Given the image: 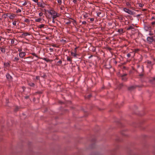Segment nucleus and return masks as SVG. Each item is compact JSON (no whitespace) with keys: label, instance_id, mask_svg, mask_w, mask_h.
<instances>
[{"label":"nucleus","instance_id":"nucleus-54","mask_svg":"<svg viewBox=\"0 0 155 155\" xmlns=\"http://www.w3.org/2000/svg\"><path fill=\"white\" fill-rule=\"evenodd\" d=\"M92 56H91L90 57H89V58H91Z\"/></svg>","mask_w":155,"mask_h":155},{"label":"nucleus","instance_id":"nucleus-58","mask_svg":"<svg viewBox=\"0 0 155 155\" xmlns=\"http://www.w3.org/2000/svg\"><path fill=\"white\" fill-rule=\"evenodd\" d=\"M91 148H94V147H91Z\"/></svg>","mask_w":155,"mask_h":155},{"label":"nucleus","instance_id":"nucleus-44","mask_svg":"<svg viewBox=\"0 0 155 155\" xmlns=\"http://www.w3.org/2000/svg\"><path fill=\"white\" fill-rule=\"evenodd\" d=\"M127 55L128 57H130V54H127Z\"/></svg>","mask_w":155,"mask_h":155},{"label":"nucleus","instance_id":"nucleus-13","mask_svg":"<svg viewBox=\"0 0 155 155\" xmlns=\"http://www.w3.org/2000/svg\"><path fill=\"white\" fill-rule=\"evenodd\" d=\"M0 49L2 52L3 53H5V48L2 47H0Z\"/></svg>","mask_w":155,"mask_h":155},{"label":"nucleus","instance_id":"nucleus-10","mask_svg":"<svg viewBox=\"0 0 155 155\" xmlns=\"http://www.w3.org/2000/svg\"><path fill=\"white\" fill-rule=\"evenodd\" d=\"M30 35V34L28 32H25L22 34L21 35L22 37H25L27 35Z\"/></svg>","mask_w":155,"mask_h":155},{"label":"nucleus","instance_id":"nucleus-17","mask_svg":"<svg viewBox=\"0 0 155 155\" xmlns=\"http://www.w3.org/2000/svg\"><path fill=\"white\" fill-rule=\"evenodd\" d=\"M139 78H142L144 76V74L143 73H142L139 74Z\"/></svg>","mask_w":155,"mask_h":155},{"label":"nucleus","instance_id":"nucleus-39","mask_svg":"<svg viewBox=\"0 0 155 155\" xmlns=\"http://www.w3.org/2000/svg\"><path fill=\"white\" fill-rule=\"evenodd\" d=\"M86 22L85 21L82 22V24L84 25H85L86 24Z\"/></svg>","mask_w":155,"mask_h":155},{"label":"nucleus","instance_id":"nucleus-3","mask_svg":"<svg viewBox=\"0 0 155 155\" xmlns=\"http://www.w3.org/2000/svg\"><path fill=\"white\" fill-rule=\"evenodd\" d=\"M48 13L52 16V18H55L57 17H59V15H58L57 13L53 10H51Z\"/></svg>","mask_w":155,"mask_h":155},{"label":"nucleus","instance_id":"nucleus-40","mask_svg":"<svg viewBox=\"0 0 155 155\" xmlns=\"http://www.w3.org/2000/svg\"><path fill=\"white\" fill-rule=\"evenodd\" d=\"M70 18L73 20V21H72V22H74V23H76V21L75 20L73 19L72 18Z\"/></svg>","mask_w":155,"mask_h":155},{"label":"nucleus","instance_id":"nucleus-7","mask_svg":"<svg viewBox=\"0 0 155 155\" xmlns=\"http://www.w3.org/2000/svg\"><path fill=\"white\" fill-rule=\"evenodd\" d=\"M127 74H124L121 76L122 80L123 81H126L127 80V78L125 77L127 75Z\"/></svg>","mask_w":155,"mask_h":155},{"label":"nucleus","instance_id":"nucleus-20","mask_svg":"<svg viewBox=\"0 0 155 155\" xmlns=\"http://www.w3.org/2000/svg\"><path fill=\"white\" fill-rule=\"evenodd\" d=\"M134 28L132 26H129L128 28H127V30H130V29H134Z\"/></svg>","mask_w":155,"mask_h":155},{"label":"nucleus","instance_id":"nucleus-59","mask_svg":"<svg viewBox=\"0 0 155 155\" xmlns=\"http://www.w3.org/2000/svg\"><path fill=\"white\" fill-rule=\"evenodd\" d=\"M0 1H1V0H0Z\"/></svg>","mask_w":155,"mask_h":155},{"label":"nucleus","instance_id":"nucleus-18","mask_svg":"<svg viewBox=\"0 0 155 155\" xmlns=\"http://www.w3.org/2000/svg\"><path fill=\"white\" fill-rule=\"evenodd\" d=\"M118 32L120 33H122L123 32V30L122 29L120 28L118 29Z\"/></svg>","mask_w":155,"mask_h":155},{"label":"nucleus","instance_id":"nucleus-48","mask_svg":"<svg viewBox=\"0 0 155 155\" xmlns=\"http://www.w3.org/2000/svg\"><path fill=\"white\" fill-rule=\"evenodd\" d=\"M18 107H17V108H15V111H17V110H18Z\"/></svg>","mask_w":155,"mask_h":155},{"label":"nucleus","instance_id":"nucleus-1","mask_svg":"<svg viewBox=\"0 0 155 155\" xmlns=\"http://www.w3.org/2000/svg\"><path fill=\"white\" fill-rule=\"evenodd\" d=\"M150 36L147 38V40L149 44H151L153 42H155V36L150 35Z\"/></svg>","mask_w":155,"mask_h":155},{"label":"nucleus","instance_id":"nucleus-45","mask_svg":"<svg viewBox=\"0 0 155 155\" xmlns=\"http://www.w3.org/2000/svg\"><path fill=\"white\" fill-rule=\"evenodd\" d=\"M58 63L60 64H61L62 63V61L61 60H60L58 61Z\"/></svg>","mask_w":155,"mask_h":155},{"label":"nucleus","instance_id":"nucleus-11","mask_svg":"<svg viewBox=\"0 0 155 155\" xmlns=\"http://www.w3.org/2000/svg\"><path fill=\"white\" fill-rule=\"evenodd\" d=\"M28 84L31 87H34L35 86L34 83L30 81L28 82Z\"/></svg>","mask_w":155,"mask_h":155},{"label":"nucleus","instance_id":"nucleus-50","mask_svg":"<svg viewBox=\"0 0 155 155\" xmlns=\"http://www.w3.org/2000/svg\"><path fill=\"white\" fill-rule=\"evenodd\" d=\"M140 14H139V15H137V17H139V16H140Z\"/></svg>","mask_w":155,"mask_h":155},{"label":"nucleus","instance_id":"nucleus-32","mask_svg":"<svg viewBox=\"0 0 155 155\" xmlns=\"http://www.w3.org/2000/svg\"><path fill=\"white\" fill-rule=\"evenodd\" d=\"M15 41L13 39H12L11 40V43L12 44H14V43Z\"/></svg>","mask_w":155,"mask_h":155},{"label":"nucleus","instance_id":"nucleus-9","mask_svg":"<svg viewBox=\"0 0 155 155\" xmlns=\"http://www.w3.org/2000/svg\"><path fill=\"white\" fill-rule=\"evenodd\" d=\"M6 78L9 80H11L12 79V76L8 74H7L6 75Z\"/></svg>","mask_w":155,"mask_h":155},{"label":"nucleus","instance_id":"nucleus-24","mask_svg":"<svg viewBox=\"0 0 155 155\" xmlns=\"http://www.w3.org/2000/svg\"><path fill=\"white\" fill-rule=\"evenodd\" d=\"M19 60V58L17 57H15L14 59L13 60L14 61H16Z\"/></svg>","mask_w":155,"mask_h":155},{"label":"nucleus","instance_id":"nucleus-57","mask_svg":"<svg viewBox=\"0 0 155 155\" xmlns=\"http://www.w3.org/2000/svg\"><path fill=\"white\" fill-rule=\"evenodd\" d=\"M142 70L143 71V68H142Z\"/></svg>","mask_w":155,"mask_h":155},{"label":"nucleus","instance_id":"nucleus-12","mask_svg":"<svg viewBox=\"0 0 155 155\" xmlns=\"http://www.w3.org/2000/svg\"><path fill=\"white\" fill-rule=\"evenodd\" d=\"M150 81L151 83L152 84H154L155 81V78H153L151 79L150 80Z\"/></svg>","mask_w":155,"mask_h":155},{"label":"nucleus","instance_id":"nucleus-42","mask_svg":"<svg viewBox=\"0 0 155 155\" xmlns=\"http://www.w3.org/2000/svg\"><path fill=\"white\" fill-rule=\"evenodd\" d=\"M55 18H52V22L53 23H55V21H54Z\"/></svg>","mask_w":155,"mask_h":155},{"label":"nucleus","instance_id":"nucleus-27","mask_svg":"<svg viewBox=\"0 0 155 155\" xmlns=\"http://www.w3.org/2000/svg\"><path fill=\"white\" fill-rule=\"evenodd\" d=\"M58 2L60 5H61V2H62L61 0H58Z\"/></svg>","mask_w":155,"mask_h":155},{"label":"nucleus","instance_id":"nucleus-6","mask_svg":"<svg viewBox=\"0 0 155 155\" xmlns=\"http://www.w3.org/2000/svg\"><path fill=\"white\" fill-rule=\"evenodd\" d=\"M37 4L39 6L42 8H45V4H43L40 2H38Z\"/></svg>","mask_w":155,"mask_h":155},{"label":"nucleus","instance_id":"nucleus-38","mask_svg":"<svg viewBox=\"0 0 155 155\" xmlns=\"http://www.w3.org/2000/svg\"><path fill=\"white\" fill-rule=\"evenodd\" d=\"M77 48L76 47L74 49V52L75 53H77Z\"/></svg>","mask_w":155,"mask_h":155},{"label":"nucleus","instance_id":"nucleus-51","mask_svg":"<svg viewBox=\"0 0 155 155\" xmlns=\"http://www.w3.org/2000/svg\"><path fill=\"white\" fill-rule=\"evenodd\" d=\"M120 86H121V87L123 86V84H120Z\"/></svg>","mask_w":155,"mask_h":155},{"label":"nucleus","instance_id":"nucleus-37","mask_svg":"<svg viewBox=\"0 0 155 155\" xmlns=\"http://www.w3.org/2000/svg\"><path fill=\"white\" fill-rule=\"evenodd\" d=\"M49 50L51 52H52L53 51L54 49L53 48H49Z\"/></svg>","mask_w":155,"mask_h":155},{"label":"nucleus","instance_id":"nucleus-5","mask_svg":"<svg viewBox=\"0 0 155 155\" xmlns=\"http://www.w3.org/2000/svg\"><path fill=\"white\" fill-rule=\"evenodd\" d=\"M150 26L151 27V30H154V33H155V30L154 29L155 27V21H153L151 23Z\"/></svg>","mask_w":155,"mask_h":155},{"label":"nucleus","instance_id":"nucleus-8","mask_svg":"<svg viewBox=\"0 0 155 155\" xmlns=\"http://www.w3.org/2000/svg\"><path fill=\"white\" fill-rule=\"evenodd\" d=\"M26 54L24 52H20L19 54V56L20 58H23L25 56Z\"/></svg>","mask_w":155,"mask_h":155},{"label":"nucleus","instance_id":"nucleus-22","mask_svg":"<svg viewBox=\"0 0 155 155\" xmlns=\"http://www.w3.org/2000/svg\"><path fill=\"white\" fill-rule=\"evenodd\" d=\"M45 26V25L44 24H41L38 26V28H43Z\"/></svg>","mask_w":155,"mask_h":155},{"label":"nucleus","instance_id":"nucleus-21","mask_svg":"<svg viewBox=\"0 0 155 155\" xmlns=\"http://www.w3.org/2000/svg\"><path fill=\"white\" fill-rule=\"evenodd\" d=\"M41 21V18H38L35 19V21L37 22H40Z\"/></svg>","mask_w":155,"mask_h":155},{"label":"nucleus","instance_id":"nucleus-43","mask_svg":"<svg viewBox=\"0 0 155 155\" xmlns=\"http://www.w3.org/2000/svg\"><path fill=\"white\" fill-rule=\"evenodd\" d=\"M22 51V49L21 48H19L18 49V51L19 52H21Z\"/></svg>","mask_w":155,"mask_h":155},{"label":"nucleus","instance_id":"nucleus-34","mask_svg":"<svg viewBox=\"0 0 155 155\" xmlns=\"http://www.w3.org/2000/svg\"><path fill=\"white\" fill-rule=\"evenodd\" d=\"M32 54L34 56H35L37 57H38V56L36 55V54L35 53H32Z\"/></svg>","mask_w":155,"mask_h":155},{"label":"nucleus","instance_id":"nucleus-35","mask_svg":"<svg viewBox=\"0 0 155 155\" xmlns=\"http://www.w3.org/2000/svg\"><path fill=\"white\" fill-rule=\"evenodd\" d=\"M43 14V13L41 12L39 13V15L40 16H41Z\"/></svg>","mask_w":155,"mask_h":155},{"label":"nucleus","instance_id":"nucleus-15","mask_svg":"<svg viewBox=\"0 0 155 155\" xmlns=\"http://www.w3.org/2000/svg\"><path fill=\"white\" fill-rule=\"evenodd\" d=\"M126 5H127L128 6V7H129L130 8H131L133 9H134L133 8L131 7V5L129 2H127Z\"/></svg>","mask_w":155,"mask_h":155},{"label":"nucleus","instance_id":"nucleus-49","mask_svg":"<svg viewBox=\"0 0 155 155\" xmlns=\"http://www.w3.org/2000/svg\"><path fill=\"white\" fill-rule=\"evenodd\" d=\"M91 95H89L88 96V98H90L91 97Z\"/></svg>","mask_w":155,"mask_h":155},{"label":"nucleus","instance_id":"nucleus-2","mask_svg":"<svg viewBox=\"0 0 155 155\" xmlns=\"http://www.w3.org/2000/svg\"><path fill=\"white\" fill-rule=\"evenodd\" d=\"M144 28L146 31H149V35H153V33L152 31L150 25H145Z\"/></svg>","mask_w":155,"mask_h":155},{"label":"nucleus","instance_id":"nucleus-29","mask_svg":"<svg viewBox=\"0 0 155 155\" xmlns=\"http://www.w3.org/2000/svg\"><path fill=\"white\" fill-rule=\"evenodd\" d=\"M71 22H72L71 21H69L66 22V24L68 25H70L71 23Z\"/></svg>","mask_w":155,"mask_h":155},{"label":"nucleus","instance_id":"nucleus-30","mask_svg":"<svg viewBox=\"0 0 155 155\" xmlns=\"http://www.w3.org/2000/svg\"><path fill=\"white\" fill-rule=\"evenodd\" d=\"M21 12V10L19 9H18L16 11V12L18 13V12Z\"/></svg>","mask_w":155,"mask_h":155},{"label":"nucleus","instance_id":"nucleus-52","mask_svg":"<svg viewBox=\"0 0 155 155\" xmlns=\"http://www.w3.org/2000/svg\"><path fill=\"white\" fill-rule=\"evenodd\" d=\"M52 46H53V47H55L56 46L55 45H52Z\"/></svg>","mask_w":155,"mask_h":155},{"label":"nucleus","instance_id":"nucleus-4","mask_svg":"<svg viewBox=\"0 0 155 155\" xmlns=\"http://www.w3.org/2000/svg\"><path fill=\"white\" fill-rule=\"evenodd\" d=\"M123 10L125 12L127 13L129 15H133L134 14V12L130 10H129V9L127 8H123Z\"/></svg>","mask_w":155,"mask_h":155},{"label":"nucleus","instance_id":"nucleus-23","mask_svg":"<svg viewBox=\"0 0 155 155\" xmlns=\"http://www.w3.org/2000/svg\"><path fill=\"white\" fill-rule=\"evenodd\" d=\"M71 54L72 55H73L74 57H76V56L77 55L76 53H73L72 52L71 53Z\"/></svg>","mask_w":155,"mask_h":155},{"label":"nucleus","instance_id":"nucleus-56","mask_svg":"<svg viewBox=\"0 0 155 155\" xmlns=\"http://www.w3.org/2000/svg\"><path fill=\"white\" fill-rule=\"evenodd\" d=\"M1 39L0 38V41H1Z\"/></svg>","mask_w":155,"mask_h":155},{"label":"nucleus","instance_id":"nucleus-31","mask_svg":"<svg viewBox=\"0 0 155 155\" xmlns=\"http://www.w3.org/2000/svg\"><path fill=\"white\" fill-rule=\"evenodd\" d=\"M27 4V2H25L24 3L22 4V5L24 6L26 5Z\"/></svg>","mask_w":155,"mask_h":155},{"label":"nucleus","instance_id":"nucleus-53","mask_svg":"<svg viewBox=\"0 0 155 155\" xmlns=\"http://www.w3.org/2000/svg\"><path fill=\"white\" fill-rule=\"evenodd\" d=\"M138 50H139L138 49H137V50H136V52H137V51Z\"/></svg>","mask_w":155,"mask_h":155},{"label":"nucleus","instance_id":"nucleus-41","mask_svg":"<svg viewBox=\"0 0 155 155\" xmlns=\"http://www.w3.org/2000/svg\"><path fill=\"white\" fill-rule=\"evenodd\" d=\"M73 2L74 3H76L77 2V0H73Z\"/></svg>","mask_w":155,"mask_h":155},{"label":"nucleus","instance_id":"nucleus-26","mask_svg":"<svg viewBox=\"0 0 155 155\" xmlns=\"http://www.w3.org/2000/svg\"><path fill=\"white\" fill-rule=\"evenodd\" d=\"M9 64L8 63H4V65L5 67H7L9 65Z\"/></svg>","mask_w":155,"mask_h":155},{"label":"nucleus","instance_id":"nucleus-25","mask_svg":"<svg viewBox=\"0 0 155 155\" xmlns=\"http://www.w3.org/2000/svg\"><path fill=\"white\" fill-rule=\"evenodd\" d=\"M25 22L28 23H29L30 22V21L28 19H26L25 20Z\"/></svg>","mask_w":155,"mask_h":155},{"label":"nucleus","instance_id":"nucleus-14","mask_svg":"<svg viewBox=\"0 0 155 155\" xmlns=\"http://www.w3.org/2000/svg\"><path fill=\"white\" fill-rule=\"evenodd\" d=\"M135 88V87L133 86H132L131 87H129L128 89L129 90L131 91V90H132L134 89Z\"/></svg>","mask_w":155,"mask_h":155},{"label":"nucleus","instance_id":"nucleus-19","mask_svg":"<svg viewBox=\"0 0 155 155\" xmlns=\"http://www.w3.org/2000/svg\"><path fill=\"white\" fill-rule=\"evenodd\" d=\"M67 60L68 61L70 62L71 63L72 61V60L71 58L69 56H68L67 57Z\"/></svg>","mask_w":155,"mask_h":155},{"label":"nucleus","instance_id":"nucleus-16","mask_svg":"<svg viewBox=\"0 0 155 155\" xmlns=\"http://www.w3.org/2000/svg\"><path fill=\"white\" fill-rule=\"evenodd\" d=\"M8 17L10 19H13L15 18V16L12 15H10L8 16Z\"/></svg>","mask_w":155,"mask_h":155},{"label":"nucleus","instance_id":"nucleus-46","mask_svg":"<svg viewBox=\"0 0 155 155\" xmlns=\"http://www.w3.org/2000/svg\"><path fill=\"white\" fill-rule=\"evenodd\" d=\"M39 77L38 76H37L36 77V79L37 80L39 79Z\"/></svg>","mask_w":155,"mask_h":155},{"label":"nucleus","instance_id":"nucleus-33","mask_svg":"<svg viewBox=\"0 0 155 155\" xmlns=\"http://www.w3.org/2000/svg\"><path fill=\"white\" fill-rule=\"evenodd\" d=\"M12 24L13 25H14V26H15L16 25V21H14L13 23H12Z\"/></svg>","mask_w":155,"mask_h":155},{"label":"nucleus","instance_id":"nucleus-55","mask_svg":"<svg viewBox=\"0 0 155 155\" xmlns=\"http://www.w3.org/2000/svg\"><path fill=\"white\" fill-rule=\"evenodd\" d=\"M145 10H146V9H143V11H145Z\"/></svg>","mask_w":155,"mask_h":155},{"label":"nucleus","instance_id":"nucleus-47","mask_svg":"<svg viewBox=\"0 0 155 155\" xmlns=\"http://www.w3.org/2000/svg\"><path fill=\"white\" fill-rule=\"evenodd\" d=\"M84 17L85 18H86L87 17V14L86 15H84Z\"/></svg>","mask_w":155,"mask_h":155},{"label":"nucleus","instance_id":"nucleus-36","mask_svg":"<svg viewBox=\"0 0 155 155\" xmlns=\"http://www.w3.org/2000/svg\"><path fill=\"white\" fill-rule=\"evenodd\" d=\"M90 20L91 21H93L94 20V18H90Z\"/></svg>","mask_w":155,"mask_h":155},{"label":"nucleus","instance_id":"nucleus-28","mask_svg":"<svg viewBox=\"0 0 155 155\" xmlns=\"http://www.w3.org/2000/svg\"><path fill=\"white\" fill-rule=\"evenodd\" d=\"M139 6L141 7H143V6L144 5H143L142 4H141V3H139Z\"/></svg>","mask_w":155,"mask_h":155}]
</instances>
